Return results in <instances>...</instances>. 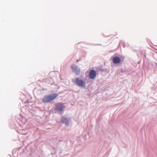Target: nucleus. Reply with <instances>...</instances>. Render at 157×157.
I'll list each match as a JSON object with an SVG mask.
<instances>
[{"label":"nucleus","mask_w":157,"mask_h":157,"mask_svg":"<svg viewBox=\"0 0 157 157\" xmlns=\"http://www.w3.org/2000/svg\"><path fill=\"white\" fill-rule=\"evenodd\" d=\"M58 96L57 94H52L45 96L42 100L44 103L49 102L55 99Z\"/></svg>","instance_id":"f257e3e1"},{"label":"nucleus","mask_w":157,"mask_h":157,"mask_svg":"<svg viewBox=\"0 0 157 157\" xmlns=\"http://www.w3.org/2000/svg\"><path fill=\"white\" fill-rule=\"evenodd\" d=\"M65 108L64 104L62 103H58L55 106V110L63 112L64 109Z\"/></svg>","instance_id":"f03ea898"},{"label":"nucleus","mask_w":157,"mask_h":157,"mask_svg":"<svg viewBox=\"0 0 157 157\" xmlns=\"http://www.w3.org/2000/svg\"><path fill=\"white\" fill-rule=\"evenodd\" d=\"M75 83L78 86L82 87H85V83L82 80L78 78H76Z\"/></svg>","instance_id":"7ed1b4c3"},{"label":"nucleus","mask_w":157,"mask_h":157,"mask_svg":"<svg viewBox=\"0 0 157 157\" xmlns=\"http://www.w3.org/2000/svg\"><path fill=\"white\" fill-rule=\"evenodd\" d=\"M71 67L73 71L75 72L76 74L78 75L80 73V69L78 68L77 65H74L73 66H72Z\"/></svg>","instance_id":"20e7f679"},{"label":"nucleus","mask_w":157,"mask_h":157,"mask_svg":"<svg viewBox=\"0 0 157 157\" xmlns=\"http://www.w3.org/2000/svg\"><path fill=\"white\" fill-rule=\"evenodd\" d=\"M96 76V71L94 70H91L90 71L89 73V76L90 78L92 79H94L95 77Z\"/></svg>","instance_id":"39448f33"},{"label":"nucleus","mask_w":157,"mask_h":157,"mask_svg":"<svg viewBox=\"0 0 157 157\" xmlns=\"http://www.w3.org/2000/svg\"><path fill=\"white\" fill-rule=\"evenodd\" d=\"M121 61V59L117 56L115 57L113 59V63L115 64L119 63H120Z\"/></svg>","instance_id":"423d86ee"},{"label":"nucleus","mask_w":157,"mask_h":157,"mask_svg":"<svg viewBox=\"0 0 157 157\" xmlns=\"http://www.w3.org/2000/svg\"><path fill=\"white\" fill-rule=\"evenodd\" d=\"M62 122L63 123H64L66 124H68L69 123V121L68 120L64 117L62 118Z\"/></svg>","instance_id":"0eeeda50"},{"label":"nucleus","mask_w":157,"mask_h":157,"mask_svg":"<svg viewBox=\"0 0 157 157\" xmlns=\"http://www.w3.org/2000/svg\"><path fill=\"white\" fill-rule=\"evenodd\" d=\"M81 59H79V60H78H78H77V62H78V61H81Z\"/></svg>","instance_id":"6e6552de"}]
</instances>
